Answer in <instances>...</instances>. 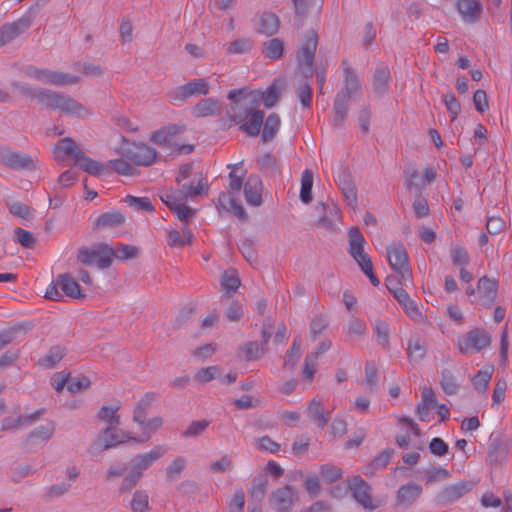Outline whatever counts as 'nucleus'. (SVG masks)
I'll return each mask as SVG.
<instances>
[{
	"instance_id": "5",
	"label": "nucleus",
	"mask_w": 512,
	"mask_h": 512,
	"mask_svg": "<svg viewBox=\"0 0 512 512\" xmlns=\"http://www.w3.org/2000/svg\"><path fill=\"white\" fill-rule=\"evenodd\" d=\"M115 250L106 243H97L91 247L82 246L77 252V261L85 266H97L107 269L113 262Z\"/></svg>"
},
{
	"instance_id": "38",
	"label": "nucleus",
	"mask_w": 512,
	"mask_h": 512,
	"mask_svg": "<svg viewBox=\"0 0 512 512\" xmlns=\"http://www.w3.org/2000/svg\"><path fill=\"white\" fill-rule=\"evenodd\" d=\"M268 485V476L266 474H258L252 480V486L249 491L253 501L260 502L264 499Z\"/></svg>"
},
{
	"instance_id": "47",
	"label": "nucleus",
	"mask_w": 512,
	"mask_h": 512,
	"mask_svg": "<svg viewBox=\"0 0 512 512\" xmlns=\"http://www.w3.org/2000/svg\"><path fill=\"white\" fill-rule=\"evenodd\" d=\"M130 508L133 512H147L150 510L149 495L145 490L134 492L130 501Z\"/></svg>"
},
{
	"instance_id": "27",
	"label": "nucleus",
	"mask_w": 512,
	"mask_h": 512,
	"mask_svg": "<svg viewBox=\"0 0 512 512\" xmlns=\"http://www.w3.org/2000/svg\"><path fill=\"white\" fill-rule=\"evenodd\" d=\"M427 353V343L419 335H412L407 344V356L411 363H419Z\"/></svg>"
},
{
	"instance_id": "54",
	"label": "nucleus",
	"mask_w": 512,
	"mask_h": 512,
	"mask_svg": "<svg viewBox=\"0 0 512 512\" xmlns=\"http://www.w3.org/2000/svg\"><path fill=\"white\" fill-rule=\"evenodd\" d=\"M440 384L443 391L448 395L456 394L459 388L455 376L448 369L442 371Z\"/></svg>"
},
{
	"instance_id": "55",
	"label": "nucleus",
	"mask_w": 512,
	"mask_h": 512,
	"mask_svg": "<svg viewBox=\"0 0 512 512\" xmlns=\"http://www.w3.org/2000/svg\"><path fill=\"white\" fill-rule=\"evenodd\" d=\"M257 97V102L261 99L267 108L273 107L279 99V91L275 84H272L264 92H252Z\"/></svg>"
},
{
	"instance_id": "50",
	"label": "nucleus",
	"mask_w": 512,
	"mask_h": 512,
	"mask_svg": "<svg viewBox=\"0 0 512 512\" xmlns=\"http://www.w3.org/2000/svg\"><path fill=\"white\" fill-rule=\"evenodd\" d=\"M65 355V349L61 346H53L47 355H45L41 360L40 364L45 368H53L56 364H58Z\"/></svg>"
},
{
	"instance_id": "24",
	"label": "nucleus",
	"mask_w": 512,
	"mask_h": 512,
	"mask_svg": "<svg viewBox=\"0 0 512 512\" xmlns=\"http://www.w3.org/2000/svg\"><path fill=\"white\" fill-rule=\"evenodd\" d=\"M390 78V70L387 65L381 64L376 67L372 78V87L377 96L382 97L388 92Z\"/></svg>"
},
{
	"instance_id": "43",
	"label": "nucleus",
	"mask_w": 512,
	"mask_h": 512,
	"mask_svg": "<svg viewBox=\"0 0 512 512\" xmlns=\"http://www.w3.org/2000/svg\"><path fill=\"white\" fill-rule=\"evenodd\" d=\"M79 80H80V78L78 76H75V75H72L69 73H65V72L50 70L49 79H48L47 84L63 87V86H67V85L77 84L79 82Z\"/></svg>"
},
{
	"instance_id": "2",
	"label": "nucleus",
	"mask_w": 512,
	"mask_h": 512,
	"mask_svg": "<svg viewBox=\"0 0 512 512\" xmlns=\"http://www.w3.org/2000/svg\"><path fill=\"white\" fill-rule=\"evenodd\" d=\"M318 45V34L315 30H309L297 53V69L305 79L296 88V95L303 107L310 108L312 102V89L307 82L313 76V64Z\"/></svg>"
},
{
	"instance_id": "10",
	"label": "nucleus",
	"mask_w": 512,
	"mask_h": 512,
	"mask_svg": "<svg viewBox=\"0 0 512 512\" xmlns=\"http://www.w3.org/2000/svg\"><path fill=\"white\" fill-rule=\"evenodd\" d=\"M387 258L390 267L396 271L404 281L411 278L408 254L402 243H394L388 246Z\"/></svg>"
},
{
	"instance_id": "22",
	"label": "nucleus",
	"mask_w": 512,
	"mask_h": 512,
	"mask_svg": "<svg viewBox=\"0 0 512 512\" xmlns=\"http://www.w3.org/2000/svg\"><path fill=\"white\" fill-rule=\"evenodd\" d=\"M497 288L498 283L496 280L490 279L486 276L479 279L477 290L482 305L489 307L494 303L497 295Z\"/></svg>"
},
{
	"instance_id": "46",
	"label": "nucleus",
	"mask_w": 512,
	"mask_h": 512,
	"mask_svg": "<svg viewBox=\"0 0 512 512\" xmlns=\"http://www.w3.org/2000/svg\"><path fill=\"white\" fill-rule=\"evenodd\" d=\"M120 405L115 406H102L98 412V418L108 424L107 427L118 426L120 424V417L117 415Z\"/></svg>"
},
{
	"instance_id": "56",
	"label": "nucleus",
	"mask_w": 512,
	"mask_h": 512,
	"mask_svg": "<svg viewBox=\"0 0 512 512\" xmlns=\"http://www.w3.org/2000/svg\"><path fill=\"white\" fill-rule=\"evenodd\" d=\"M257 164L260 170L267 175H275L278 172L277 160L271 153H265L259 157Z\"/></svg>"
},
{
	"instance_id": "60",
	"label": "nucleus",
	"mask_w": 512,
	"mask_h": 512,
	"mask_svg": "<svg viewBox=\"0 0 512 512\" xmlns=\"http://www.w3.org/2000/svg\"><path fill=\"white\" fill-rule=\"evenodd\" d=\"M70 488L71 484L67 482L51 485L50 487L46 488L44 499L46 501H51L55 498H59L68 493Z\"/></svg>"
},
{
	"instance_id": "48",
	"label": "nucleus",
	"mask_w": 512,
	"mask_h": 512,
	"mask_svg": "<svg viewBox=\"0 0 512 512\" xmlns=\"http://www.w3.org/2000/svg\"><path fill=\"white\" fill-rule=\"evenodd\" d=\"M393 453L394 450L391 448L385 449L379 453L367 466L366 474H373L376 470L385 468L390 462Z\"/></svg>"
},
{
	"instance_id": "40",
	"label": "nucleus",
	"mask_w": 512,
	"mask_h": 512,
	"mask_svg": "<svg viewBox=\"0 0 512 512\" xmlns=\"http://www.w3.org/2000/svg\"><path fill=\"white\" fill-rule=\"evenodd\" d=\"M284 43L279 38H272L262 45V53L266 58L277 60L283 56Z\"/></svg>"
},
{
	"instance_id": "29",
	"label": "nucleus",
	"mask_w": 512,
	"mask_h": 512,
	"mask_svg": "<svg viewBox=\"0 0 512 512\" xmlns=\"http://www.w3.org/2000/svg\"><path fill=\"white\" fill-rule=\"evenodd\" d=\"M457 10L464 21L473 23L477 21L480 16L482 5L478 0H458Z\"/></svg>"
},
{
	"instance_id": "18",
	"label": "nucleus",
	"mask_w": 512,
	"mask_h": 512,
	"mask_svg": "<svg viewBox=\"0 0 512 512\" xmlns=\"http://www.w3.org/2000/svg\"><path fill=\"white\" fill-rule=\"evenodd\" d=\"M167 452L165 445H158L145 454L135 456L129 463L133 472H138L142 478L143 472L147 470L154 462L161 458Z\"/></svg>"
},
{
	"instance_id": "3",
	"label": "nucleus",
	"mask_w": 512,
	"mask_h": 512,
	"mask_svg": "<svg viewBox=\"0 0 512 512\" xmlns=\"http://www.w3.org/2000/svg\"><path fill=\"white\" fill-rule=\"evenodd\" d=\"M349 247L348 252L357 262L362 272L369 278L373 286L380 284L379 279L373 273V265L370 256L364 251L366 243L364 236L357 227H351L348 231Z\"/></svg>"
},
{
	"instance_id": "8",
	"label": "nucleus",
	"mask_w": 512,
	"mask_h": 512,
	"mask_svg": "<svg viewBox=\"0 0 512 512\" xmlns=\"http://www.w3.org/2000/svg\"><path fill=\"white\" fill-rule=\"evenodd\" d=\"M116 426L106 427L101 431L97 440L92 446V450L96 452H100L103 450H107L113 448L119 444L125 443L127 440H135L137 442H145L150 439V434H148L145 438H134L129 433L123 430L115 429Z\"/></svg>"
},
{
	"instance_id": "7",
	"label": "nucleus",
	"mask_w": 512,
	"mask_h": 512,
	"mask_svg": "<svg viewBox=\"0 0 512 512\" xmlns=\"http://www.w3.org/2000/svg\"><path fill=\"white\" fill-rule=\"evenodd\" d=\"M40 104L45 108L72 116H81L85 111L84 106L69 95L49 89H45Z\"/></svg>"
},
{
	"instance_id": "62",
	"label": "nucleus",
	"mask_w": 512,
	"mask_h": 512,
	"mask_svg": "<svg viewBox=\"0 0 512 512\" xmlns=\"http://www.w3.org/2000/svg\"><path fill=\"white\" fill-rule=\"evenodd\" d=\"M452 263L455 266L466 265L469 263V254L461 245H455L450 249Z\"/></svg>"
},
{
	"instance_id": "14",
	"label": "nucleus",
	"mask_w": 512,
	"mask_h": 512,
	"mask_svg": "<svg viewBox=\"0 0 512 512\" xmlns=\"http://www.w3.org/2000/svg\"><path fill=\"white\" fill-rule=\"evenodd\" d=\"M298 499L297 490L290 485H286L271 493L269 503L276 512H290Z\"/></svg>"
},
{
	"instance_id": "19",
	"label": "nucleus",
	"mask_w": 512,
	"mask_h": 512,
	"mask_svg": "<svg viewBox=\"0 0 512 512\" xmlns=\"http://www.w3.org/2000/svg\"><path fill=\"white\" fill-rule=\"evenodd\" d=\"M353 498L364 508L373 509L371 487L360 476H355L349 483Z\"/></svg>"
},
{
	"instance_id": "28",
	"label": "nucleus",
	"mask_w": 512,
	"mask_h": 512,
	"mask_svg": "<svg viewBox=\"0 0 512 512\" xmlns=\"http://www.w3.org/2000/svg\"><path fill=\"white\" fill-rule=\"evenodd\" d=\"M394 298L399 302L402 306L405 313L413 320H421L422 314L415 303L409 296V294L404 289H395L393 290Z\"/></svg>"
},
{
	"instance_id": "16",
	"label": "nucleus",
	"mask_w": 512,
	"mask_h": 512,
	"mask_svg": "<svg viewBox=\"0 0 512 512\" xmlns=\"http://www.w3.org/2000/svg\"><path fill=\"white\" fill-rule=\"evenodd\" d=\"M491 337L485 330L474 329L469 331L460 341L459 348L462 353L479 352L489 346Z\"/></svg>"
},
{
	"instance_id": "15",
	"label": "nucleus",
	"mask_w": 512,
	"mask_h": 512,
	"mask_svg": "<svg viewBox=\"0 0 512 512\" xmlns=\"http://www.w3.org/2000/svg\"><path fill=\"white\" fill-rule=\"evenodd\" d=\"M473 487L474 482L469 480H461L457 483L447 485L437 494L436 502L439 505L452 504L470 492Z\"/></svg>"
},
{
	"instance_id": "11",
	"label": "nucleus",
	"mask_w": 512,
	"mask_h": 512,
	"mask_svg": "<svg viewBox=\"0 0 512 512\" xmlns=\"http://www.w3.org/2000/svg\"><path fill=\"white\" fill-rule=\"evenodd\" d=\"M343 69V87L336 96H343L341 99L350 101L352 98L362 95L361 81L356 71L350 66L347 60L341 63Z\"/></svg>"
},
{
	"instance_id": "34",
	"label": "nucleus",
	"mask_w": 512,
	"mask_h": 512,
	"mask_svg": "<svg viewBox=\"0 0 512 512\" xmlns=\"http://www.w3.org/2000/svg\"><path fill=\"white\" fill-rule=\"evenodd\" d=\"M125 222V216L113 210L101 214L95 221L94 229L117 228Z\"/></svg>"
},
{
	"instance_id": "23",
	"label": "nucleus",
	"mask_w": 512,
	"mask_h": 512,
	"mask_svg": "<svg viewBox=\"0 0 512 512\" xmlns=\"http://www.w3.org/2000/svg\"><path fill=\"white\" fill-rule=\"evenodd\" d=\"M262 182L257 175H250L244 184L245 200L249 205L260 206L262 204Z\"/></svg>"
},
{
	"instance_id": "45",
	"label": "nucleus",
	"mask_w": 512,
	"mask_h": 512,
	"mask_svg": "<svg viewBox=\"0 0 512 512\" xmlns=\"http://www.w3.org/2000/svg\"><path fill=\"white\" fill-rule=\"evenodd\" d=\"M374 334L376 336V342L384 349L388 350L390 346V328L389 325L382 320H377L374 325Z\"/></svg>"
},
{
	"instance_id": "61",
	"label": "nucleus",
	"mask_w": 512,
	"mask_h": 512,
	"mask_svg": "<svg viewBox=\"0 0 512 512\" xmlns=\"http://www.w3.org/2000/svg\"><path fill=\"white\" fill-rule=\"evenodd\" d=\"M252 41L248 38H240L236 39L229 43V46L227 48V52L229 54H243L247 53L252 48Z\"/></svg>"
},
{
	"instance_id": "36",
	"label": "nucleus",
	"mask_w": 512,
	"mask_h": 512,
	"mask_svg": "<svg viewBox=\"0 0 512 512\" xmlns=\"http://www.w3.org/2000/svg\"><path fill=\"white\" fill-rule=\"evenodd\" d=\"M342 96H335L333 104L332 125L336 128H342L348 117L350 101L341 99Z\"/></svg>"
},
{
	"instance_id": "4",
	"label": "nucleus",
	"mask_w": 512,
	"mask_h": 512,
	"mask_svg": "<svg viewBox=\"0 0 512 512\" xmlns=\"http://www.w3.org/2000/svg\"><path fill=\"white\" fill-rule=\"evenodd\" d=\"M57 148L61 149L66 155L72 156L75 164L90 175L100 176L108 171V166L106 164L86 156L85 153L77 146L76 142L69 137L60 140Z\"/></svg>"
},
{
	"instance_id": "1",
	"label": "nucleus",
	"mask_w": 512,
	"mask_h": 512,
	"mask_svg": "<svg viewBox=\"0 0 512 512\" xmlns=\"http://www.w3.org/2000/svg\"><path fill=\"white\" fill-rule=\"evenodd\" d=\"M232 102L228 115L230 120L240 125V130L247 135L258 136L264 121V112L256 110L257 97L245 88L234 89L228 93Z\"/></svg>"
},
{
	"instance_id": "6",
	"label": "nucleus",
	"mask_w": 512,
	"mask_h": 512,
	"mask_svg": "<svg viewBox=\"0 0 512 512\" xmlns=\"http://www.w3.org/2000/svg\"><path fill=\"white\" fill-rule=\"evenodd\" d=\"M48 0H43L42 3L37 2L35 5L31 6L25 14L13 21L11 23H6L0 28V47L10 43L22 33L27 31L34 19L36 18L39 9L47 2Z\"/></svg>"
},
{
	"instance_id": "52",
	"label": "nucleus",
	"mask_w": 512,
	"mask_h": 512,
	"mask_svg": "<svg viewBox=\"0 0 512 512\" xmlns=\"http://www.w3.org/2000/svg\"><path fill=\"white\" fill-rule=\"evenodd\" d=\"M184 236L177 230H170L168 232L167 243L171 247H183L191 242V232L189 229L183 230Z\"/></svg>"
},
{
	"instance_id": "31",
	"label": "nucleus",
	"mask_w": 512,
	"mask_h": 512,
	"mask_svg": "<svg viewBox=\"0 0 512 512\" xmlns=\"http://www.w3.org/2000/svg\"><path fill=\"white\" fill-rule=\"evenodd\" d=\"M221 113L220 103L213 98L200 100L192 110V114L197 118L217 116Z\"/></svg>"
},
{
	"instance_id": "12",
	"label": "nucleus",
	"mask_w": 512,
	"mask_h": 512,
	"mask_svg": "<svg viewBox=\"0 0 512 512\" xmlns=\"http://www.w3.org/2000/svg\"><path fill=\"white\" fill-rule=\"evenodd\" d=\"M209 93V84L204 78H196L184 85L178 86L168 92V97L172 101H184L187 98L196 95H207Z\"/></svg>"
},
{
	"instance_id": "59",
	"label": "nucleus",
	"mask_w": 512,
	"mask_h": 512,
	"mask_svg": "<svg viewBox=\"0 0 512 512\" xmlns=\"http://www.w3.org/2000/svg\"><path fill=\"white\" fill-rule=\"evenodd\" d=\"M125 202L130 207H133L136 210L147 211V212L154 211V206L148 197H135L132 195H127L125 197Z\"/></svg>"
},
{
	"instance_id": "26",
	"label": "nucleus",
	"mask_w": 512,
	"mask_h": 512,
	"mask_svg": "<svg viewBox=\"0 0 512 512\" xmlns=\"http://www.w3.org/2000/svg\"><path fill=\"white\" fill-rule=\"evenodd\" d=\"M57 285L60 286V289L63 293L70 298L73 299H82L85 298V294L82 293V290L75 280V278L69 273L59 274L57 276Z\"/></svg>"
},
{
	"instance_id": "64",
	"label": "nucleus",
	"mask_w": 512,
	"mask_h": 512,
	"mask_svg": "<svg viewBox=\"0 0 512 512\" xmlns=\"http://www.w3.org/2000/svg\"><path fill=\"white\" fill-rule=\"evenodd\" d=\"M491 375V372L488 370H480L473 377V386L479 393H484L486 391L489 381L491 379Z\"/></svg>"
},
{
	"instance_id": "35",
	"label": "nucleus",
	"mask_w": 512,
	"mask_h": 512,
	"mask_svg": "<svg viewBox=\"0 0 512 512\" xmlns=\"http://www.w3.org/2000/svg\"><path fill=\"white\" fill-rule=\"evenodd\" d=\"M30 329V323H18L0 331V350L12 343L19 335H25Z\"/></svg>"
},
{
	"instance_id": "39",
	"label": "nucleus",
	"mask_w": 512,
	"mask_h": 512,
	"mask_svg": "<svg viewBox=\"0 0 512 512\" xmlns=\"http://www.w3.org/2000/svg\"><path fill=\"white\" fill-rule=\"evenodd\" d=\"M11 87L27 98L36 99L39 103H41L45 91V88L34 87L29 83L20 81H13Z\"/></svg>"
},
{
	"instance_id": "63",
	"label": "nucleus",
	"mask_w": 512,
	"mask_h": 512,
	"mask_svg": "<svg viewBox=\"0 0 512 512\" xmlns=\"http://www.w3.org/2000/svg\"><path fill=\"white\" fill-rule=\"evenodd\" d=\"M24 74L31 78L47 84L49 79V69H41L33 65H28L23 69Z\"/></svg>"
},
{
	"instance_id": "9",
	"label": "nucleus",
	"mask_w": 512,
	"mask_h": 512,
	"mask_svg": "<svg viewBox=\"0 0 512 512\" xmlns=\"http://www.w3.org/2000/svg\"><path fill=\"white\" fill-rule=\"evenodd\" d=\"M207 190L208 186L203 184L202 180L199 181L197 186H194L192 183H184L182 184L180 191L162 192L160 199L165 205H167V207H169L170 210L173 211L177 205L183 202L184 199L188 197H196Z\"/></svg>"
},
{
	"instance_id": "37",
	"label": "nucleus",
	"mask_w": 512,
	"mask_h": 512,
	"mask_svg": "<svg viewBox=\"0 0 512 512\" xmlns=\"http://www.w3.org/2000/svg\"><path fill=\"white\" fill-rule=\"evenodd\" d=\"M307 412L312 422L316 424L319 428L322 429L328 424L330 416L329 414H325L323 404L320 400H311Z\"/></svg>"
},
{
	"instance_id": "25",
	"label": "nucleus",
	"mask_w": 512,
	"mask_h": 512,
	"mask_svg": "<svg viewBox=\"0 0 512 512\" xmlns=\"http://www.w3.org/2000/svg\"><path fill=\"white\" fill-rule=\"evenodd\" d=\"M218 208L232 212L237 218L242 221L247 220V213L242 206L241 202L234 198L230 193L221 192L218 197Z\"/></svg>"
},
{
	"instance_id": "42",
	"label": "nucleus",
	"mask_w": 512,
	"mask_h": 512,
	"mask_svg": "<svg viewBox=\"0 0 512 512\" xmlns=\"http://www.w3.org/2000/svg\"><path fill=\"white\" fill-rule=\"evenodd\" d=\"M55 426L54 424L47 423L45 425H40L34 430H32L25 438V442L27 445L31 444L33 440L38 439L42 442H47L52 435L54 434Z\"/></svg>"
},
{
	"instance_id": "51",
	"label": "nucleus",
	"mask_w": 512,
	"mask_h": 512,
	"mask_svg": "<svg viewBox=\"0 0 512 512\" xmlns=\"http://www.w3.org/2000/svg\"><path fill=\"white\" fill-rule=\"evenodd\" d=\"M241 282L235 269L227 270L223 273L221 279V286L227 292H235Z\"/></svg>"
},
{
	"instance_id": "49",
	"label": "nucleus",
	"mask_w": 512,
	"mask_h": 512,
	"mask_svg": "<svg viewBox=\"0 0 512 512\" xmlns=\"http://www.w3.org/2000/svg\"><path fill=\"white\" fill-rule=\"evenodd\" d=\"M245 360L254 361L262 358L266 353L267 349L256 341L247 342L242 346Z\"/></svg>"
},
{
	"instance_id": "41",
	"label": "nucleus",
	"mask_w": 512,
	"mask_h": 512,
	"mask_svg": "<svg viewBox=\"0 0 512 512\" xmlns=\"http://www.w3.org/2000/svg\"><path fill=\"white\" fill-rule=\"evenodd\" d=\"M261 139L263 142H269L276 136L280 127V117L276 113L270 114L263 123Z\"/></svg>"
},
{
	"instance_id": "21",
	"label": "nucleus",
	"mask_w": 512,
	"mask_h": 512,
	"mask_svg": "<svg viewBox=\"0 0 512 512\" xmlns=\"http://www.w3.org/2000/svg\"><path fill=\"white\" fill-rule=\"evenodd\" d=\"M422 487L410 482L399 487L396 495V504L400 507H410L421 495Z\"/></svg>"
},
{
	"instance_id": "33",
	"label": "nucleus",
	"mask_w": 512,
	"mask_h": 512,
	"mask_svg": "<svg viewBox=\"0 0 512 512\" xmlns=\"http://www.w3.org/2000/svg\"><path fill=\"white\" fill-rule=\"evenodd\" d=\"M279 28V17L274 13L265 12L259 19L257 32L266 36H272L278 32Z\"/></svg>"
},
{
	"instance_id": "44",
	"label": "nucleus",
	"mask_w": 512,
	"mask_h": 512,
	"mask_svg": "<svg viewBox=\"0 0 512 512\" xmlns=\"http://www.w3.org/2000/svg\"><path fill=\"white\" fill-rule=\"evenodd\" d=\"M313 172L310 169L304 170L301 177L300 199L308 204L312 201Z\"/></svg>"
},
{
	"instance_id": "20",
	"label": "nucleus",
	"mask_w": 512,
	"mask_h": 512,
	"mask_svg": "<svg viewBox=\"0 0 512 512\" xmlns=\"http://www.w3.org/2000/svg\"><path fill=\"white\" fill-rule=\"evenodd\" d=\"M317 214L316 226L327 230L333 229V222L339 218V208L333 202H319L315 207Z\"/></svg>"
},
{
	"instance_id": "30",
	"label": "nucleus",
	"mask_w": 512,
	"mask_h": 512,
	"mask_svg": "<svg viewBox=\"0 0 512 512\" xmlns=\"http://www.w3.org/2000/svg\"><path fill=\"white\" fill-rule=\"evenodd\" d=\"M337 181L347 204L355 206L357 204V189L351 176L346 172H342L338 175Z\"/></svg>"
},
{
	"instance_id": "57",
	"label": "nucleus",
	"mask_w": 512,
	"mask_h": 512,
	"mask_svg": "<svg viewBox=\"0 0 512 512\" xmlns=\"http://www.w3.org/2000/svg\"><path fill=\"white\" fill-rule=\"evenodd\" d=\"M185 465L186 460L184 457H176L165 470L167 480L170 482L177 480Z\"/></svg>"
},
{
	"instance_id": "17",
	"label": "nucleus",
	"mask_w": 512,
	"mask_h": 512,
	"mask_svg": "<svg viewBox=\"0 0 512 512\" xmlns=\"http://www.w3.org/2000/svg\"><path fill=\"white\" fill-rule=\"evenodd\" d=\"M0 162L13 170H35L33 158L24 153L14 151H0Z\"/></svg>"
},
{
	"instance_id": "32",
	"label": "nucleus",
	"mask_w": 512,
	"mask_h": 512,
	"mask_svg": "<svg viewBox=\"0 0 512 512\" xmlns=\"http://www.w3.org/2000/svg\"><path fill=\"white\" fill-rule=\"evenodd\" d=\"M506 455L507 450L500 437L491 436L488 445L487 462L492 466H496L505 459Z\"/></svg>"
},
{
	"instance_id": "53",
	"label": "nucleus",
	"mask_w": 512,
	"mask_h": 512,
	"mask_svg": "<svg viewBox=\"0 0 512 512\" xmlns=\"http://www.w3.org/2000/svg\"><path fill=\"white\" fill-rule=\"evenodd\" d=\"M329 321L324 315H317L312 318L310 322V337L312 340H316L323 332L328 328Z\"/></svg>"
},
{
	"instance_id": "58",
	"label": "nucleus",
	"mask_w": 512,
	"mask_h": 512,
	"mask_svg": "<svg viewBox=\"0 0 512 512\" xmlns=\"http://www.w3.org/2000/svg\"><path fill=\"white\" fill-rule=\"evenodd\" d=\"M301 341L295 338L284 359V366L294 368L301 357Z\"/></svg>"
},
{
	"instance_id": "13",
	"label": "nucleus",
	"mask_w": 512,
	"mask_h": 512,
	"mask_svg": "<svg viewBox=\"0 0 512 512\" xmlns=\"http://www.w3.org/2000/svg\"><path fill=\"white\" fill-rule=\"evenodd\" d=\"M124 156L136 166H150L157 157L158 152L155 148L148 146L145 143H133L125 149Z\"/></svg>"
}]
</instances>
